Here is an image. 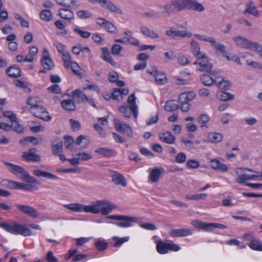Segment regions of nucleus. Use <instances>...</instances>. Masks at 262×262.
Instances as JSON below:
<instances>
[{
  "label": "nucleus",
  "instance_id": "obj_1",
  "mask_svg": "<svg viewBox=\"0 0 262 262\" xmlns=\"http://www.w3.org/2000/svg\"><path fill=\"white\" fill-rule=\"evenodd\" d=\"M64 207L73 212H80L84 211L93 214L101 213L103 215L110 213L116 208L114 204L107 200H99L93 202L91 205H84L79 203H72L64 205Z\"/></svg>",
  "mask_w": 262,
  "mask_h": 262
},
{
  "label": "nucleus",
  "instance_id": "obj_2",
  "mask_svg": "<svg viewBox=\"0 0 262 262\" xmlns=\"http://www.w3.org/2000/svg\"><path fill=\"white\" fill-rule=\"evenodd\" d=\"M171 3L176 12L185 9L203 12L204 8L203 5L195 0H172Z\"/></svg>",
  "mask_w": 262,
  "mask_h": 262
},
{
  "label": "nucleus",
  "instance_id": "obj_3",
  "mask_svg": "<svg viewBox=\"0 0 262 262\" xmlns=\"http://www.w3.org/2000/svg\"><path fill=\"white\" fill-rule=\"evenodd\" d=\"M5 165L7 167L9 171L14 174L17 175L19 173L22 176L21 180L29 183H35L39 184V181L34 177L31 176L29 172L24 168L18 165L12 164L9 162H6Z\"/></svg>",
  "mask_w": 262,
  "mask_h": 262
},
{
  "label": "nucleus",
  "instance_id": "obj_4",
  "mask_svg": "<svg viewBox=\"0 0 262 262\" xmlns=\"http://www.w3.org/2000/svg\"><path fill=\"white\" fill-rule=\"evenodd\" d=\"M0 227L13 234H20L24 236H30L32 233L29 228L17 223L11 226L7 223H0Z\"/></svg>",
  "mask_w": 262,
  "mask_h": 262
},
{
  "label": "nucleus",
  "instance_id": "obj_5",
  "mask_svg": "<svg viewBox=\"0 0 262 262\" xmlns=\"http://www.w3.org/2000/svg\"><path fill=\"white\" fill-rule=\"evenodd\" d=\"M107 219L119 221L116 225L122 228H127L132 226V224L137 222V219L135 217L123 215H111L107 216Z\"/></svg>",
  "mask_w": 262,
  "mask_h": 262
},
{
  "label": "nucleus",
  "instance_id": "obj_6",
  "mask_svg": "<svg viewBox=\"0 0 262 262\" xmlns=\"http://www.w3.org/2000/svg\"><path fill=\"white\" fill-rule=\"evenodd\" d=\"M196 66V70L200 72H209L213 68L212 63L210 61L206 54L198 56L197 60L193 62Z\"/></svg>",
  "mask_w": 262,
  "mask_h": 262
},
{
  "label": "nucleus",
  "instance_id": "obj_7",
  "mask_svg": "<svg viewBox=\"0 0 262 262\" xmlns=\"http://www.w3.org/2000/svg\"><path fill=\"white\" fill-rule=\"evenodd\" d=\"M156 249L157 252L161 254H164L169 251H178L181 249V247L173 243H166L162 241H159L157 243Z\"/></svg>",
  "mask_w": 262,
  "mask_h": 262
},
{
  "label": "nucleus",
  "instance_id": "obj_8",
  "mask_svg": "<svg viewBox=\"0 0 262 262\" xmlns=\"http://www.w3.org/2000/svg\"><path fill=\"white\" fill-rule=\"evenodd\" d=\"M113 122L117 132L123 134L126 137H132L133 130L128 125L116 118L114 120Z\"/></svg>",
  "mask_w": 262,
  "mask_h": 262
},
{
  "label": "nucleus",
  "instance_id": "obj_9",
  "mask_svg": "<svg viewBox=\"0 0 262 262\" xmlns=\"http://www.w3.org/2000/svg\"><path fill=\"white\" fill-rule=\"evenodd\" d=\"M247 241H249L248 246L252 250L262 251L261 241L250 233H247Z\"/></svg>",
  "mask_w": 262,
  "mask_h": 262
},
{
  "label": "nucleus",
  "instance_id": "obj_10",
  "mask_svg": "<svg viewBox=\"0 0 262 262\" xmlns=\"http://www.w3.org/2000/svg\"><path fill=\"white\" fill-rule=\"evenodd\" d=\"M15 206L23 213L28 215L33 219H36L39 217L37 210L30 206L15 204Z\"/></svg>",
  "mask_w": 262,
  "mask_h": 262
},
{
  "label": "nucleus",
  "instance_id": "obj_11",
  "mask_svg": "<svg viewBox=\"0 0 262 262\" xmlns=\"http://www.w3.org/2000/svg\"><path fill=\"white\" fill-rule=\"evenodd\" d=\"M29 110L31 113L33 114L35 117L44 121H49L51 119V117L48 115V112L41 105H39L36 108H30Z\"/></svg>",
  "mask_w": 262,
  "mask_h": 262
},
{
  "label": "nucleus",
  "instance_id": "obj_12",
  "mask_svg": "<svg viewBox=\"0 0 262 262\" xmlns=\"http://www.w3.org/2000/svg\"><path fill=\"white\" fill-rule=\"evenodd\" d=\"M41 63L43 68L48 70H52L54 67V63L50 57L49 53L46 48L43 49Z\"/></svg>",
  "mask_w": 262,
  "mask_h": 262
},
{
  "label": "nucleus",
  "instance_id": "obj_13",
  "mask_svg": "<svg viewBox=\"0 0 262 262\" xmlns=\"http://www.w3.org/2000/svg\"><path fill=\"white\" fill-rule=\"evenodd\" d=\"M36 151L37 149L36 148H30L29 151L23 152L22 158L27 161L40 162L41 157L36 154Z\"/></svg>",
  "mask_w": 262,
  "mask_h": 262
},
{
  "label": "nucleus",
  "instance_id": "obj_14",
  "mask_svg": "<svg viewBox=\"0 0 262 262\" xmlns=\"http://www.w3.org/2000/svg\"><path fill=\"white\" fill-rule=\"evenodd\" d=\"M192 231L187 228L171 229L169 232V234L172 237H183L191 235Z\"/></svg>",
  "mask_w": 262,
  "mask_h": 262
},
{
  "label": "nucleus",
  "instance_id": "obj_15",
  "mask_svg": "<svg viewBox=\"0 0 262 262\" xmlns=\"http://www.w3.org/2000/svg\"><path fill=\"white\" fill-rule=\"evenodd\" d=\"M247 50L259 55L262 52V45L258 42L247 39Z\"/></svg>",
  "mask_w": 262,
  "mask_h": 262
},
{
  "label": "nucleus",
  "instance_id": "obj_16",
  "mask_svg": "<svg viewBox=\"0 0 262 262\" xmlns=\"http://www.w3.org/2000/svg\"><path fill=\"white\" fill-rule=\"evenodd\" d=\"M111 177L112 181L116 185L125 186L127 184L126 179L124 176L120 173H117L116 171H113Z\"/></svg>",
  "mask_w": 262,
  "mask_h": 262
},
{
  "label": "nucleus",
  "instance_id": "obj_17",
  "mask_svg": "<svg viewBox=\"0 0 262 262\" xmlns=\"http://www.w3.org/2000/svg\"><path fill=\"white\" fill-rule=\"evenodd\" d=\"M6 74L11 78H18L21 75V71L17 65H12L6 71Z\"/></svg>",
  "mask_w": 262,
  "mask_h": 262
},
{
  "label": "nucleus",
  "instance_id": "obj_18",
  "mask_svg": "<svg viewBox=\"0 0 262 262\" xmlns=\"http://www.w3.org/2000/svg\"><path fill=\"white\" fill-rule=\"evenodd\" d=\"M104 1L105 2H103V3H98L101 5L102 7L106 8L108 10L112 12L122 14V12L121 10L114 3L110 1H107V0H105Z\"/></svg>",
  "mask_w": 262,
  "mask_h": 262
},
{
  "label": "nucleus",
  "instance_id": "obj_19",
  "mask_svg": "<svg viewBox=\"0 0 262 262\" xmlns=\"http://www.w3.org/2000/svg\"><path fill=\"white\" fill-rule=\"evenodd\" d=\"M159 139L161 141L169 144H173L176 140L175 137L169 132L160 133Z\"/></svg>",
  "mask_w": 262,
  "mask_h": 262
},
{
  "label": "nucleus",
  "instance_id": "obj_20",
  "mask_svg": "<svg viewBox=\"0 0 262 262\" xmlns=\"http://www.w3.org/2000/svg\"><path fill=\"white\" fill-rule=\"evenodd\" d=\"M127 103L129 108L132 111L134 116L135 118H137L138 116V106L136 104V97L134 94L128 97Z\"/></svg>",
  "mask_w": 262,
  "mask_h": 262
},
{
  "label": "nucleus",
  "instance_id": "obj_21",
  "mask_svg": "<svg viewBox=\"0 0 262 262\" xmlns=\"http://www.w3.org/2000/svg\"><path fill=\"white\" fill-rule=\"evenodd\" d=\"M59 15L60 17L69 21H71L73 19L74 15L73 12L68 9H59L58 10Z\"/></svg>",
  "mask_w": 262,
  "mask_h": 262
},
{
  "label": "nucleus",
  "instance_id": "obj_22",
  "mask_svg": "<svg viewBox=\"0 0 262 262\" xmlns=\"http://www.w3.org/2000/svg\"><path fill=\"white\" fill-rule=\"evenodd\" d=\"M101 51L102 54L101 56V57L104 61L110 63L113 67H116L117 63L112 59L108 51V49L107 48L104 47L101 48Z\"/></svg>",
  "mask_w": 262,
  "mask_h": 262
},
{
  "label": "nucleus",
  "instance_id": "obj_23",
  "mask_svg": "<svg viewBox=\"0 0 262 262\" xmlns=\"http://www.w3.org/2000/svg\"><path fill=\"white\" fill-rule=\"evenodd\" d=\"M95 152L106 157H113L116 155V151L114 150L106 147L98 148L95 150Z\"/></svg>",
  "mask_w": 262,
  "mask_h": 262
},
{
  "label": "nucleus",
  "instance_id": "obj_24",
  "mask_svg": "<svg viewBox=\"0 0 262 262\" xmlns=\"http://www.w3.org/2000/svg\"><path fill=\"white\" fill-rule=\"evenodd\" d=\"M236 174L237 176V182L246 185V168H237L236 169Z\"/></svg>",
  "mask_w": 262,
  "mask_h": 262
},
{
  "label": "nucleus",
  "instance_id": "obj_25",
  "mask_svg": "<svg viewBox=\"0 0 262 262\" xmlns=\"http://www.w3.org/2000/svg\"><path fill=\"white\" fill-rule=\"evenodd\" d=\"M212 47L216 50V52H220L223 54V56L225 57L228 60L230 59V57L228 55V52L226 51V47L219 43L217 42L215 40V43L212 45Z\"/></svg>",
  "mask_w": 262,
  "mask_h": 262
},
{
  "label": "nucleus",
  "instance_id": "obj_26",
  "mask_svg": "<svg viewBox=\"0 0 262 262\" xmlns=\"http://www.w3.org/2000/svg\"><path fill=\"white\" fill-rule=\"evenodd\" d=\"M211 167L215 169H219L222 171H227L228 167L226 165L223 164L217 159H213L210 161Z\"/></svg>",
  "mask_w": 262,
  "mask_h": 262
},
{
  "label": "nucleus",
  "instance_id": "obj_27",
  "mask_svg": "<svg viewBox=\"0 0 262 262\" xmlns=\"http://www.w3.org/2000/svg\"><path fill=\"white\" fill-rule=\"evenodd\" d=\"M161 174V171L159 168H154L150 171L148 180L152 183H156L158 180Z\"/></svg>",
  "mask_w": 262,
  "mask_h": 262
},
{
  "label": "nucleus",
  "instance_id": "obj_28",
  "mask_svg": "<svg viewBox=\"0 0 262 262\" xmlns=\"http://www.w3.org/2000/svg\"><path fill=\"white\" fill-rule=\"evenodd\" d=\"M55 2L59 5L65 7L74 8L78 7L76 0H55Z\"/></svg>",
  "mask_w": 262,
  "mask_h": 262
},
{
  "label": "nucleus",
  "instance_id": "obj_29",
  "mask_svg": "<svg viewBox=\"0 0 262 262\" xmlns=\"http://www.w3.org/2000/svg\"><path fill=\"white\" fill-rule=\"evenodd\" d=\"M62 107L67 111H72L76 108V105L73 100L71 99L63 100L61 102Z\"/></svg>",
  "mask_w": 262,
  "mask_h": 262
},
{
  "label": "nucleus",
  "instance_id": "obj_30",
  "mask_svg": "<svg viewBox=\"0 0 262 262\" xmlns=\"http://www.w3.org/2000/svg\"><path fill=\"white\" fill-rule=\"evenodd\" d=\"M140 30L143 34L151 38H157L159 37V35L157 33L154 32L153 30L149 29L147 27H141Z\"/></svg>",
  "mask_w": 262,
  "mask_h": 262
},
{
  "label": "nucleus",
  "instance_id": "obj_31",
  "mask_svg": "<svg viewBox=\"0 0 262 262\" xmlns=\"http://www.w3.org/2000/svg\"><path fill=\"white\" fill-rule=\"evenodd\" d=\"M33 173L35 176L38 177H42L48 179H57V177L55 175H54L53 174L48 172L41 171L39 169L34 170Z\"/></svg>",
  "mask_w": 262,
  "mask_h": 262
},
{
  "label": "nucleus",
  "instance_id": "obj_32",
  "mask_svg": "<svg viewBox=\"0 0 262 262\" xmlns=\"http://www.w3.org/2000/svg\"><path fill=\"white\" fill-rule=\"evenodd\" d=\"M202 83L208 86H211L216 83V80L207 74H204L200 77Z\"/></svg>",
  "mask_w": 262,
  "mask_h": 262
},
{
  "label": "nucleus",
  "instance_id": "obj_33",
  "mask_svg": "<svg viewBox=\"0 0 262 262\" xmlns=\"http://www.w3.org/2000/svg\"><path fill=\"white\" fill-rule=\"evenodd\" d=\"M86 96L79 89H77L72 93V98L79 103L83 102Z\"/></svg>",
  "mask_w": 262,
  "mask_h": 262
},
{
  "label": "nucleus",
  "instance_id": "obj_34",
  "mask_svg": "<svg viewBox=\"0 0 262 262\" xmlns=\"http://www.w3.org/2000/svg\"><path fill=\"white\" fill-rule=\"evenodd\" d=\"M192 224L195 227L205 231H209V223L203 222L199 220H194L192 222Z\"/></svg>",
  "mask_w": 262,
  "mask_h": 262
},
{
  "label": "nucleus",
  "instance_id": "obj_35",
  "mask_svg": "<svg viewBox=\"0 0 262 262\" xmlns=\"http://www.w3.org/2000/svg\"><path fill=\"white\" fill-rule=\"evenodd\" d=\"M191 51L193 55L196 58L198 56H201V55L204 54L200 52V48L199 43L195 40H192L191 42Z\"/></svg>",
  "mask_w": 262,
  "mask_h": 262
},
{
  "label": "nucleus",
  "instance_id": "obj_36",
  "mask_svg": "<svg viewBox=\"0 0 262 262\" xmlns=\"http://www.w3.org/2000/svg\"><path fill=\"white\" fill-rule=\"evenodd\" d=\"M247 13L252 14L255 17L260 16V14L257 11L256 6L252 2H250L247 6Z\"/></svg>",
  "mask_w": 262,
  "mask_h": 262
},
{
  "label": "nucleus",
  "instance_id": "obj_37",
  "mask_svg": "<svg viewBox=\"0 0 262 262\" xmlns=\"http://www.w3.org/2000/svg\"><path fill=\"white\" fill-rule=\"evenodd\" d=\"M39 16L40 18L45 21L51 20L53 17L51 11L47 9L42 10L40 12Z\"/></svg>",
  "mask_w": 262,
  "mask_h": 262
},
{
  "label": "nucleus",
  "instance_id": "obj_38",
  "mask_svg": "<svg viewBox=\"0 0 262 262\" xmlns=\"http://www.w3.org/2000/svg\"><path fill=\"white\" fill-rule=\"evenodd\" d=\"M179 108V106L175 103L174 100L166 101L164 106V109L166 111L173 112Z\"/></svg>",
  "mask_w": 262,
  "mask_h": 262
},
{
  "label": "nucleus",
  "instance_id": "obj_39",
  "mask_svg": "<svg viewBox=\"0 0 262 262\" xmlns=\"http://www.w3.org/2000/svg\"><path fill=\"white\" fill-rule=\"evenodd\" d=\"M19 182L4 180L2 182L3 186L9 189H18Z\"/></svg>",
  "mask_w": 262,
  "mask_h": 262
},
{
  "label": "nucleus",
  "instance_id": "obj_40",
  "mask_svg": "<svg viewBox=\"0 0 262 262\" xmlns=\"http://www.w3.org/2000/svg\"><path fill=\"white\" fill-rule=\"evenodd\" d=\"M163 9L164 11L163 12V14L168 17H169L172 13H176L171 1L165 5L163 7Z\"/></svg>",
  "mask_w": 262,
  "mask_h": 262
},
{
  "label": "nucleus",
  "instance_id": "obj_41",
  "mask_svg": "<svg viewBox=\"0 0 262 262\" xmlns=\"http://www.w3.org/2000/svg\"><path fill=\"white\" fill-rule=\"evenodd\" d=\"M208 195L206 193H198L194 194L192 195H187L186 196V199L189 200H205L207 199Z\"/></svg>",
  "mask_w": 262,
  "mask_h": 262
},
{
  "label": "nucleus",
  "instance_id": "obj_42",
  "mask_svg": "<svg viewBox=\"0 0 262 262\" xmlns=\"http://www.w3.org/2000/svg\"><path fill=\"white\" fill-rule=\"evenodd\" d=\"M62 55V59L63 61V65L64 67L66 69H69L70 68V64L72 61L71 60V56L69 53V52L67 51L65 53H63Z\"/></svg>",
  "mask_w": 262,
  "mask_h": 262
},
{
  "label": "nucleus",
  "instance_id": "obj_43",
  "mask_svg": "<svg viewBox=\"0 0 262 262\" xmlns=\"http://www.w3.org/2000/svg\"><path fill=\"white\" fill-rule=\"evenodd\" d=\"M155 79L156 83L158 84H162L166 82L167 78L162 73H157L155 75Z\"/></svg>",
  "mask_w": 262,
  "mask_h": 262
},
{
  "label": "nucleus",
  "instance_id": "obj_44",
  "mask_svg": "<svg viewBox=\"0 0 262 262\" xmlns=\"http://www.w3.org/2000/svg\"><path fill=\"white\" fill-rule=\"evenodd\" d=\"M108 244L104 240L98 239L95 243L96 249L100 251L105 250L107 248Z\"/></svg>",
  "mask_w": 262,
  "mask_h": 262
},
{
  "label": "nucleus",
  "instance_id": "obj_45",
  "mask_svg": "<svg viewBox=\"0 0 262 262\" xmlns=\"http://www.w3.org/2000/svg\"><path fill=\"white\" fill-rule=\"evenodd\" d=\"M223 139V136L219 133H211L209 135V140L212 143H217L221 141Z\"/></svg>",
  "mask_w": 262,
  "mask_h": 262
},
{
  "label": "nucleus",
  "instance_id": "obj_46",
  "mask_svg": "<svg viewBox=\"0 0 262 262\" xmlns=\"http://www.w3.org/2000/svg\"><path fill=\"white\" fill-rule=\"evenodd\" d=\"M233 40L238 47L246 48V39L244 37L241 36L235 37H233Z\"/></svg>",
  "mask_w": 262,
  "mask_h": 262
},
{
  "label": "nucleus",
  "instance_id": "obj_47",
  "mask_svg": "<svg viewBox=\"0 0 262 262\" xmlns=\"http://www.w3.org/2000/svg\"><path fill=\"white\" fill-rule=\"evenodd\" d=\"M62 141L59 140L56 144H52L53 152L54 155H57L58 153L62 151Z\"/></svg>",
  "mask_w": 262,
  "mask_h": 262
},
{
  "label": "nucleus",
  "instance_id": "obj_48",
  "mask_svg": "<svg viewBox=\"0 0 262 262\" xmlns=\"http://www.w3.org/2000/svg\"><path fill=\"white\" fill-rule=\"evenodd\" d=\"M55 26L61 30L60 33H58L57 34L61 35H66L67 34L66 30L64 29L66 26V23L61 20H57L54 23Z\"/></svg>",
  "mask_w": 262,
  "mask_h": 262
},
{
  "label": "nucleus",
  "instance_id": "obj_49",
  "mask_svg": "<svg viewBox=\"0 0 262 262\" xmlns=\"http://www.w3.org/2000/svg\"><path fill=\"white\" fill-rule=\"evenodd\" d=\"M217 86L222 91H227L231 87V83L229 81L222 78V81L219 82Z\"/></svg>",
  "mask_w": 262,
  "mask_h": 262
},
{
  "label": "nucleus",
  "instance_id": "obj_50",
  "mask_svg": "<svg viewBox=\"0 0 262 262\" xmlns=\"http://www.w3.org/2000/svg\"><path fill=\"white\" fill-rule=\"evenodd\" d=\"M209 120L210 117L207 114H202L198 120L199 122L202 124L201 127L202 128H204V127L208 128L206 124Z\"/></svg>",
  "mask_w": 262,
  "mask_h": 262
},
{
  "label": "nucleus",
  "instance_id": "obj_51",
  "mask_svg": "<svg viewBox=\"0 0 262 262\" xmlns=\"http://www.w3.org/2000/svg\"><path fill=\"white\" fill-rule=\"evenodd\" d=\"M63 139L64 140V144L65 147L68 149H71V145L74 142V138L70 136H64L63 137Z\"/></svg>",
  "mask_w": 262,
  "mask_h": 262
},
{
  "label": "nucleus",
  "instance_id": "obj_52",
  "mask_svg": "<svg viewBox=\"0 0 262 262\" xmlns=\"http://www.w3.org/2000/svg\"><path fill=\"white\" fill-rule=\"evenodd\" d=\"M219 98L221 100L223 101H226L230 100H232L234 98V95L230 93L222 92L219 95Z\"/></svg>",
  "mask_w": 262,
  "mask_h": 262
},
{
  "label": "nucleus",
  "instance_id": "obj_53",
  "mask_svg": "<svg viewBox=\"0 0 262 262\" xmlns=\"http://www.w3.org/2000/svg\"><path fill=\"white\" fill-rule=\"evenodd\" d=\"M77 16L80 19H86L92 16V13L87 10H80L76 13Z\"/></svg>",
  "mask_w": 262,
  "mask_h": 262
},
{
  "label": "nucleus",
  "instance_id": "obj_54",
  "mask_svg": "<svg viewBox=\"0 0 262 262\" xmlns=\"http://www.w3.org/2000/svg\"><path fill=\"white\" fill-rule=\"evenodd\" d=\"M113 239L114 240L116 241V242L114 244V246L115 247H119L124 243L127 242L129 239V237H124L123 238H119L117 236H114L113 237Z\"/></svg>",
  "mask_w": 262,
  "mask_h": 262
},
{
  "label": "nucleus",
  "instance_id": "obj_55",
  "mask_svg": "<svg viewBox=\"0 0 262 262\" xmlns=\"http://www.w3.org/2000/svg\"><path fill=\"white\" fill-rule=\"evenodd\" d=\"M27 103L31 106V108H36V107L40 105L38 104V101L36 97L29 98L27 100Z\"/></svg>",
  "mask_w": 262,
  "mask_h": 262
},
{
  "label": "nucleus",
  "instance_id": "obj_56",
  "mask_svg": "<svg viewBox=\"0 0 262 262\" xmlns=\"http://www.w3.org/2000/svg\"><path fill=\"white\" fill-rule=\"evenodd\" d=\"M76 156L78 157V158L79 159V161L81 160L85 161L90 160L92 158V156L91 154L85 152H79L76 154Z\"/></svg>",
  "mask_w": 262,
  "mask_h": 262
},
{
  "label": "nucleus",
  "instance_id": "obj_57",
  "mask_svg": "<svg viewBox=\"0 0 262 262\" xmlns=\"http://www.w3.org/2000/svg\"><path fill=\"white\" fill-rule=\"evenodd\" d=\"M75 33L79 34L82 38H88L90 37L91 33L90 32L82 31L78 28H75L74 29Z\"/></svg>",
  "mask_w": 262,
  "mask_h": 262
},
{
  "label": "nucleus",
  "instance_id": "obj_58",
  "mask_svg": "<svg viewBox=\"0 0 262 262\" xmlns=\"http://www.w3.org/2000/svg\"><path fill=\"white\" fill-rule=\"evenodd\" d=\"M18 189L27 191H32L33 190H36L37 187L31 184H24L23 183H19Z\"/></svg>",
  "mask_w": 262,
  "mask_h": 262
},
{
  "label": "nucleus",
  "instance_id": "obj_59",
  "mask_svg": "<svg viewBox=\"0 0 262 262\" xmlns=\"http://www.w3.org/2000/svg\"><path fill=\"white\" fill-rule=\"evenodd\" d=\"M195 37H196L197 38L201 40L205 41L207 42H209L211 45H213V43H215V39L214 38L211 37H207L205 35H200L199 34H195Z\"/></svg>",
  "mask_w": 262,
  "mask_h": 262
},
{
  "label": "nucleus",
  "instance_id": "obj_60",
  "mask_svg": "<svg viewBox=\"0 0 262 262\" xmlns=\"http://www.w3.org/2000/svg\"><path fill=\"white\" fill-rule=\"evenodd\" d=\"M105 29L110 33H115L117 31V28L111 21H108L104 27Z\"/></svg>",
  "mask_w": 262,
  "mask_h": 262
},
{
  "label": "nucleus",
  "instance_id": "obj_61",
  "mask_svg": "<svg viewBox=\"0 0 262 262\" xmlns=\"http://www.w3.org/2000/svg\"><path fill=\"white\" fill-rule=\"evenodd\" d=\"M12 122L14 123L11 125H12V129H13L15 132L17 133H22L24 132L23 127L18 123L17 120Z\"/></svg>",
  "mask_w": 262,
  "mask_h": 262
},
{
  "label": "nucleus",
  "instance_id": "obj_62",
  "mask_svg": "<svg viewBox=\"0 0 262 262\" xmlns=\"http://www.w3.org/2000/svg\"><path fill=\"white\" fill-rule=\"evenodd\" d=\"M70 68L75 74L80 75V67L77 62L72 61L70 64Z\"/></svg>",
  "mask_w": 262,
  "mask_h": 262
},
{
  "label": "nucleus",
  "instance_id": "obj_63",
  "mask_svg": "<svg viewBox=\"0 0 262 262\" xmlns=\"http://www.w3.org/2000/svg\"><path fill=\"white\" fill-rule=\"evenodd\" d=\"M122 50V47L118 44L114 45L111 49V53L114 55H118Z\"/></svg>",
  "mask_w": 262,
  "mask_h": 262
},
{
  "label": "nucleus",
  "instance_id": "obj_64",
  "mask_svg": "<svg viewBox=\"0 0 262 262\" xmlns=\"http://www.w3.org/2000/svg\"><path fill=\"white\" fill-rule=\"evenodd\" d=\"M186 166L187 167L190 168H197L200 166L199 162L194 160H190L186 163Z\"/></svg>",
  "mask_w": 262,
  "mask_h": 262
}]
</instances>
